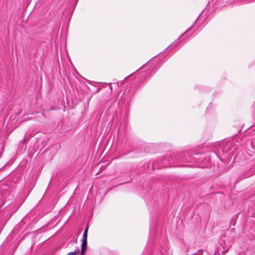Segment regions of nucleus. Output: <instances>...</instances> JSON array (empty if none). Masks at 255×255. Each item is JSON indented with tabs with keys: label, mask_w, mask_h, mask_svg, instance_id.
I'll return each mask as SVG.
<instances>
[{
	"label": "nucleus",
	"mask_w": 255,
	"mask_h": 255,
	"mask_svg": "<svg viewBox=\"0 0 255 255\" xmlns=\"http://www.w3.org/2000/svg\"><path fill=\"white\" fill-rule=\"evenodd\" d=\"M193 156V154L191 151H183L180 154L181 160L183 163H191L193 162V159L194 158Z\"/></svg>",
	"instance_id": "f257e3e1"
},
{
	"label": "nucleus",
	"mask_w": 255,
	"mask_h": 255,
	"mask_svg": "<svg viewBox=\"0 0 255 255\" xmlns=\"http://www.w3.org/2000/svg\"><path fill=\"white\" fill-rule=\"evenodd\" d=\"M156 255H172V251L167 247L159 249Z\"/></svg>",
	"instance_id": "f03ea898"
},
{
	"label": "nucleus",
	"mask_w": 255,
	"mask_h": 255,
	"mask_svg": "<svg viewBox=\"0 0 255 255\" xmlns=\"http://www.w3.org/2000/svg\"><path fill=\"white\" fill-rule=\"evenodd\" d=\"M87 239H83L81 245V255H83L86 251L87 248Z\"/></svg>",
	"instance_id": "7ed1b4c3"
},
{
	"label": "nucleus",
	"mask_w": 255,
	"mask_h": 255,
	"mask_svg": "<svg viewBox=\"0 0 255 255\" xmlns=\"http://www.w3.org/2000/svg\"><path fill=\"white\" fill-rule=\"evenodd\" d=\"M231 142H228L227 143V146H228V145H229V147H227V148H226V147H223L222 148H223V151H225L226 152H227L228 151H229V150H231L232 148V147H231Z\"/></svg>",
	"instance_id": "20e7f679"
},
{
	"label": "nucleus",
	"mask_w": 255,
	"mask_h": 255,
	"mask_svg": "<svg viewBox=\"0 0 255 255\" xmlns=\"http://www.w3.org/2000/svg\"><path fill=\"white\" fill-rule=\"evenodd\" d=\"M88 229V226L87 225L83 233V239H87Z\"/></svg>",
	"instance_id": "39448f33"
},
{
	"label": "nucleus",
	"mask_w": 255,
	"mask_h": 255,
	"mask_svg": "<svg viewBox=\"0 0 255 255\" xmlns=\"http://www.w3.org/2000/svg\"><path fill=\"white\" fill-rule=\"evenodd\" d=\"M242 179L244 178H247L251 176V174L249 172H246L243 174H242Z\"/></svg>",
	"instance_id": "423d86ee"
},
{
	"label": "nucleus",
	"mask_w": 255,
	"mask_h": 255,
	"mask_svg": "<svg viewBox=\"0 0 255 255\" xmlns=\"http://www.w3.org/2000/svg\"><path fill=\"white\" fill-rule=\"evenodd\" d=\"M79 252V250H77L74 252H70L68 254V255H76L77 253Z\"/></svg>",
	"instance_id": "0eeeda50"
},
{
	"label": "nucleus",
	"mask_w": 255,
	"mask_h": 255,
	"mask_svg": "<svg viewBox=\"0 0 255 255\" xmlns=\"http://www.w3.org/2000/svg\"><path fill=\"white\" fill-rule=\"evenodd\" d=\"M178 43V42H175L173 43H172L169 46H171V48L177 46V44Z\"/></svg>",
	"instance_id": "6e6552de"
},
{
	"label": "nucleus",
	"mask_w": 255,
	"mask_h": 255,
	"mask_svg": "<svg viewBox=\"0 0 255 255\" xmlns=\"http://www.w3.org/2000/svg\"><path fill=\"white\" fill-rule=\"evenodd\" d=\"M235 218H237V217H236V215H235V216L233 217V218L232 219V221H231V223L232 224H233V225H235V222L233 221Z\"/></svg>",
	"instance_id": "1a4fd4ad"
},
{
	"label": "nucleus",
	"mask_w": 255,
	"mask_h": 255,
	"mask_svg": "<svg viewBox=\"0 0 255 255\" xmlns=\"http://www.w3.org/2000/svg\"><path fill=\"white\" fill-rule=\"evenodd\" d=\"M165 158H166V159L167 160H169V161H170V159H171V158L172 159V160H173L172 157H170V156H166L165 157Z\"/></svg>",
	"instance_id": "9d476101"
},
{
	"label": "nucleus",
	"mask_w": 255,
	"mask_h": 255,
	"mask_svg": "<svg viewBox=\"0 0 255 255\" xmlns=\"http://www.w3.org/2000/svg\"><path fill=\"white\" fill-rule=\"evenodd\" d=\"M191 28V27L189 28H188L187 30H189Z\"/></svg>",
	"instance_id": "9b49d317"
},
{
	"label": "nucleus",
	"mask_w": 255,
	"mask_h": 255,
	"mask_svg": "<svg viewBox=\"0 0 255 255\" xmlns=\"http://www.w3.org/2000/svg\"><path fill=\"white\" fill-rule=\"evenodd\" d=\"M225 253V252H223L222 254H224Z\"/></svg>",
	"instance_id": "f8f14e48"
},
{
	"label": "nucleus",
	"mask_w": 255,
	"mask_h": 255,
	"mask_svg": "<svg viewBox=\"0 0 255 255\" xmlns=\"http://www.w3.org/2000/svg\"><path fill=\"white\" fill-rule=\"evenodd\" d=\"M67 255H68V254H67Z\"/></svg>",
	"instance_id": "ddd939ff"
}]
</instances>
